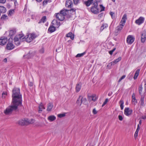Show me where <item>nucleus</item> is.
Wrapping results in <instances>:
<instances>
[{"instance_id":"1","label":"nucleus","mask_w":146,"mask_h":146,"mask_svg":"<svg viewBox=\"0 0 146 146\" xmlns=\"http://www.w3.org/2000/svg\"><path fill=\"white\" fill-rule=\"evenodd\" d=\"M26 37L24 36L23 34H19L17 35L13 39V41L15 44L17 46L19 45L20 44V42L23 41L25 40L26 41L28 42H30L32 41V38L30 36H28V34Z\"/></svg>"},{"instance_id":"2","label":"nucleus","mask_w":146,"mask_h":146,"mask_svg":"<svg viewBox=\"0 0 146 146\" xmlns=\"http://www.w3.org/2000/svg\"><path fill=\"white\" fill-rule=\"evenodd\" d=\"M19 88L15 87L12 90V100L14 102L15 100L22 102V95L20 93Z\"/></svg>"},{"instance_id":"3","label":"nucleus","mask_w":146,"mask_h":146,"mask_svg":"<svg viewBox=\"0 0 146 146\" xmlns=\"http://www.w3.org/2000/svg\"><path fill=\"white\" fill-rule=\"evenodd\" d=\"M22 103V102L17 100L14 102L13 100H12V105L10 106V114L13 111L15 112V113H16L17 112H18L19 109L18 106H21Z\"/></svg>"},{"instance_id":"4","label":"nucleus","mask_w":146,"mask_h":146,"mask_svg":"<svg viewBox=\"0 0 146 146\" xmlns=\"http://www.w3.org/2000/svg\"><path fill=\"white\" fill-rule=\"evenodd\" d=\"M68 12V10L65 9L61 10L59 13L56 14V18L59 21H63L65 19L64 16L67 15Z\"/></svg>"},{"instance_id":"5","label":"nucleus","mask_w":146,"mask_h":146,"mask_svg":"<svg viewBox=\"0 0 146 146\" xmlns=\"http://www.w3.org/2000/svg\"><path fill=\"white\" fill-rule=\"evenodd\" d=\"M34 122V120L32 119L29 120L27 118L21 119L19 120L18 123L21 125H27L29 124H32Z\"/></svg>"},{"instance_id":"6","label":"nucleus","mask_w":146,"mask_h":146,"mask_svg":"<svg viewBox=\"0 0 146 146\" xmlns=\"http://www.w3.org/2000/svg\"><path fill=\"white\" fill-rule=\"evenodd\" d=\"M87 102L86 99L83 98L82 96H80L77 100L76 103L79 106H80L82 103L86 104Z\"/></svg>"},{"instance_id":"7","label":"nucleus","mask_w":146,"mask_h":146,"mask_svg":"<svg viewBox=\"0 0 146 146\" xmlns=\"http://www.w3.org/2000/svg\"><path fill=\"white\" fill-rule=\"evenodd\" d=\"M93 5L94 6H92L90 9V11L94 14H98L99 12V9L98 8V4L93 3Z\"/></svg>"},{"instance_id":"8","label":"nucleus","mask_w":146,"mask_h":146,"mask_svg":"<svg viewBox=\"0 0 146 146\" xmlns=\"http://www.w3.org/2000/svg\"><path fill=\"white\" fill-rule=\"evenodd\" d=\"M135 38L132 35H128L127 38V42L130 44H132L134 41Z\"/></svg>"},{"instance_id":"9","label":"nucleus","mask_w":146,"mask_h":146,"mask_svg":"<svg viewBox=\"0 0 146 146\" xmlns=\"http://www.w3.org/2000/svg\"><path fill=\"white\" fill-rule=\"evenodd\" d=\"M144 20L145 18L144 17H140L135 21V23L137 25H140L144 23Z\"/></svg>"},{"instance_id":"10","label":"nucleus","mask_w":146,"mask_h":146,"mask_svg":"<svg viewBox=\"0 0 146 146\" xmlns=\"http://www.w3.org/2000/svg\"><path fill=\"white\" fill-rule=\"evenodd\" d=\"M133 111L129 108H125L124 110V114L127 116H129L132 113Z\"/></svg>"},{"instance_id":"11","label":"nucleus","mask_w":146,"mask_h":146,"mask_svg":"<svg viewBox=\"0 0 146 146\" xmlns=\"http://www.w3.org/2000/svg\"><path fill=\"white\" fill-rule=\"evenodd\" d=\"M7 37L5 36L1 37L0 39V45H3L6 44L7 41Z\"/></svg>"},{"instance_id":"12","label":"nucleus","mask_w":146,"mask_h":146,"mask_svg":"<svg viewBox=\"0 0 146 146\" xmlns=\"http://www.w3.org/2000/svg\"><path fill=\"white\" fill-rule=\"evenodd\" d=\"M16 29L15 28H12L10 29V36L12 40H13V36L16 34Z\"/></svg>"},{"instance_id":"13","label":"nucleus","mask_w":146,"mask_h":146,"mask_svg":"<svg viewBox=\"0 0 146 146\" xmlns=\"http://www.w3.org/2000/svg\"><path fill=\"white\" fill-rule=\"evenodd\" d=\"M66 7L70 8L73 6V3L72 1L70 0H67L65 4Z\"/></svg>"},{"instance_id":"14","label":"nucleus","mask_w":146,"mask_h":146,"mask_svg":"<svg viewBox=\"0 0 146 146\" xmlns=\"http://www.w3.org/2000/svg\"><path fill=\"white\" fill-rule=\"evenodd\" d=\"M53 25H54L56 28H58L60 25V23L59 22L57 21L56 20H53L52 22Z\"/></svg>"},{"instance_id":"15","label":"nucleus","mask_w":146,"mask_h":146,"mask_svg":"<svg viewBox=\"0 0 146 146\" xmlns=\"http://www.w3.org/2000/svg\"><path fill=\"white\" fill-rule=\"evenodd\" d=\"M38 108L39 110H38V112L39 113H41L42 110L45 109L42 103H41L38 106Z\"/></svg>"},{"instance_id":"16","label":"nucleus","mask_w":146,"mask_h":146,"mask_svg":"<svg viewBox=\"0 0 146 146\" xmlns=\"http://www.w3.org/2000/svg\"><path fill=\"white\" fill-rule=\"evenodd\" d=\"M121 59V57H119L117 58L114 60L113 61L111 62V65H113L114 64H116L119 61H120Z\"/></svg>"},{"instance_id":"17","label":"nucleus","mask_w":146,"mask_h":146,"mask_svg":"<svg viewBox=\"0 0 146 146\" xmlns=\"http://www.w3.org/2000/svg\"><path fill=\"white\" fill-rule=\"evenodd\" d=\"M94 0H88L87 1L84 2V4L87 7L89 6L93 3Z\"/></svg>"},{"instance_id":"18","label":"nucleus","mask_w":146,"mask_h":146,"mask_svg":"<svg viewBox=\"0 0 146 146\" xmlns=\"http://www.w3.org/2000/svg\"><path fill=\"white\" fill-rule=\"evenodd\" d=\"M66 36L67 37H70L72 40H73L74 38V35L71 32L66 34Z\"/></svg>"},{"instance_id":"19","label":"nucleus","mask_w":146,"mask_h":146,"mask_svg":"<svg viewBox=\"0 0 146 146\" xmlns=\"http://www.w3.org/2000/svg\"><path fill=\"white\" fill-rule=\"evenodd\" d=\"M146 39V35L145 33L142 34L141 37V41L142 42H144Z\"/></svg>"},{"instance_id":"20","label":"nucleus","mask_w":146,"mask_h":146,"mask_svg":"<svg viewBox=\"0 0 146 146\" xmlns=\"http://www.w3.org/2000/svg\"><path fill=\"white\" fill-rule=\"evenodd\" d=\"M55 27L53 26H50L48 29V31L50 33H52L55 31Z\"/></svg>"},{"instance_id":"21","label":"nucleus","mask_w":146,"mask_h":146,"mask_svg":"<svg viewBox=\"0 0 146 146\" xmlns=\"http://www.w3.org/2000/svg\"><path fill=\"white\" fill-rule=\"evenodd\" d=\"M140 105L141 106L143 107L145 106L144 103V97L141 96V99L140 101Z\"/></svg>"},{"instance_id":"22","label":"nucleus","mask_w":146,"mask_h":146,"mask_svg":"<svg viewBox=\"0 0 146 146\" xmlns=\"http://www.w3.org/2000/svg\"><path fill=\"white\" fill-rule=\"evenodd\" d=\"M48 119L51 122L55 120L56 119V117L54 115H50L48 117Z\"/></svg>"},{"instance_id":"23","label":"nucleus","mask_w":146,"mask_h":146,"mask_svg":"<svg viewBox=\"0 0 146 146\" xmlns=\"http://www.w3.org/2000/svg\"><path fill=\"white\" fill-rule=\"evenodd\" d=\"M28 36H30L31 38H32V41L37 37V36L34 33H32L28 34Z\"/></svg>"},{"instance_id":"24","label":"nucleus","mask_w":146,"mask_h":146,"mask_svg":"<svg viewBox=\"0 0 146 146\" xmlns=\"http://www.w3.org/2000/svg\"><path fill=\"white\" fill-rule=\"evenodd\" d=\"M53 107V105L51 103H50L48 104L47 106V111H50L52 109V107Z\"/></svg>"},{"instance_id":"25","label":"nucleus","mask_w":146,"mask_h":146,"mask_svg":"<svg viewBox=\"0 0 146 146\" xmlns=\"http://www.w3.org/2000/svg\"><path fill=\"white\" fill-rule=\"evenodd\" d=\"M46 21V16H43L41 19L38 22V23H44Z\"/></svg>"},{"instance_id":"26","label":"nucleus","mask_w":146,"mask_h":146,"mask_svg":"<svg viewBox=\"0 0 146 146\" xmlns=\"http://www.w3.org/2000/svg\"><path fill=\"white\" fill-rule=\"evenodd\" d=\"M6 11V9L5 7L3 6H0V14L5 13Z\"/></svg>"},{"instance_id":"27","label":"nucleus","mask_w":146,"mask_h":146,"mask_svg":"<svg viewBox=\"0 0 146 146\" xmlns=\"http://www.w3.org/2000/svg\"><path fill=\"white\" fill-rule=\"evenodd\" d=\"M81 87V84L79 83L77 84L76 86V91L77 92H79L80 90Z\"/></svg>"},{"instance_id":"28","label":"nucleus","mask_w":146,"mask_h":146,"mask_svg":"<svg viewBox=\"0 0 146 146\" xmlns=\"http://www.w3.org/2000/svg\"><path fill=\"white\" fill-rule=\"evenodd\" d=\"M140 70L139 69H138L136 70L133 77V78L134 80H135L137 78L139 75Z\"/></svg>"},{"instance_id":"29","label":"nucleus","mask_w":146,"mask_h":146,"mask_svg":"<svg viewBox=\"0 0 146 146\" xmlns=\"http://www.w3.org/2000/svg\"><path fill=\"white\" fill-rule=\"evenodd\" d=\"M143 89V88L142 86V85H140L139 88V94L141 95L142 94V91Z\"/></svg>"},{"instance_id":"30","label":"nucleus","mask_w":146,"mask_h":146,"mask_svg":"<svg viewBox=\"0 0 146 146\" xmlns=\"http://www.w3.org/2000/svg\"><path fill=\"white\" fill-rule=\"evenodd\" d=\"M119 103L120 104V106L121 108V110H122L123 108V104L124 102L123 100H121L119 102Z\"/></svg>"},{"instance_id":"31","label":"nucleus","mask_w":146,"mask_h":146,"mask_svg":"<svg viewBox=\"0 0 146 146\" xmlns=\"http://www.w3.org/2000/svg\"><path fill=\"white\" fill-rule=\"evenodd\" d=\"M8 17L5 14L3 15L1 18V19L2 20H5L8 19Z\"/></svg>"},{"instance_id":"32","label":"nucleus","mask_w":146,"mask_h":146,"mask_svg":"<svg viewBox=\"0 0 146 146\" xmlns=\"http://www.w3.org/2000/svg\"><path fill=\"white\" fill-rule=\"evenodd\" d=\"M4 113L6 115L9 114V107H8L4 111Z\"/></svg>"},{"instance_id":"33","label":"nucleus","mask_w":146,"mask_h":146,"mask_svg":"<svg viewBox=\"0 0 146 146\" xmlns=\"http://www.w3.org/2000/svg\"><path fill=\"white\" fill-rule=\"evenodd\" d=\"M86 54V52H84L82 53H80V54H77V55L76 56V57H82L85 54Z\"/></svg>"},{"instance_id":"34","label":"nucleus","mask_w":146,"mask_h":146,"mask_svg":"<svg viewBox=\"0 0 146 146\" xmlns=\"http://www.w3.org/2000/svg\"><path fill=\"white\" fill-rule=\"evenodd\" d=\"M125 23V20H124V21H123V19L122 20H121L120 23L119 25L123 27Z\"/></svg>"},{"instance_id":"35","label":"nucleus","mask_w":146,"mask_h":146,"mask_svg":"<svg viewBox=\"0 0 146 146\" xmlns=\"http://www.w3.org/2000/svg\"><path fill=\"white\" fill-rule=\"evenodd\" d=\"M91 98H92V100L94 102L97 99L96 96L95 95H93L91 96Z\"/></svg>"},{"instance_id":"36","label":"nucleus","mask_w":146,"mask_h":146,"mask_svg":"<svg viewBox=\"0 0 146 146\" xmlns=\"http://www.w3.org/2000/svg\"><path fill=\"white\" fill-rule=\"evenodd\" d=\"M123 28L122 26L119 25L117 27L116 29L118 31V32L119 31H120Z\"/></svg>"},{"instance_id":"37","label":"nucleus","mask_w":146,"mask_h":146,"mask_svg":"<svg viewBox=\"0 0 146 146\" xmlns=\"http://www.w3.org/2000/svg\"><path fill=\"white\" fill-rule=\"evenodd\" d=\"M66 113L60 114L58 115V116L60 118L63 117L65 116Z\"/></svg>"},{"instance_id":"38","label":"nucleus","mask_w":146,"mask_h":146,"mask_svg":"<svg viewBox=\"0 0 146 146\" xmlns=\"http://www.w3.org/2000/svg\"><path fill=\"white\" fill-rule=\"evenodd\" d=\"M110 14L111 15V17L112 19H114L115 17V15L114 13L113 12H110Z\"/></svg>"},{"instance_id":"39","label":"nucleus","mask_w":146,"mask_h":146,"mask_svg":"<svg viewBox=\"0 0 146 146\" xmlns=\"http://www.w3.org/2000/svg\"><path fill=\"white\" fill-rule=\"evenodd\" d=\"M15 46L12 43H10V50L13 49L14 48Z\"/></svg>"},{"instance_id":"40","label":"nucleus","mask_w":146,"mask_h":146,"mask_svg":"<svg viewBox=\"0 0 146 146\" xmlns=\"http://www.w3.org/2000/svg\"><path fill=\"white\" fill-rule=\"evenodd\" d=\"M15 9H11L10 10V15L12 16L15 13Z\"/></svg>"},{"instance_id":"41","label":"nucleus","mask_w":146,"mask_h":146,"mask_svg":"<svg viewBox=\"0 0 146 146\" xmlns=\"http://www.w3.org/2000/svg\"><path fill=\"white\" fill-rule=\"evenodd\" d=\"M100 6L101 9L100 12L104 11L105 7L102 5H100Z\"/></svg>"},{"instance_id":"42","label":"nucleus","mask_w":146,"mask_h":146,"mask_svg":"<svg viewBox=\"0 0 146 146\" xmlns=\"http://www.w3.org/2000/svg\"><path fill=\"white\" fill-rule=\"evenodd\" d=\"M80 0H74V5H77L80 3Z\"/></svg>"},{"instance_id":"43","label":"nucleus","mask_w":146,"mask_h":146,"mask_svg":"<svg viewBox=\"0 0 146 146\" xmlns=\"http://www.w3.org/2000/svg\"><path fill=\"white\" fill-rule=\"evenodd\" d=\"M108 101V98H106V99L105 101L103 103V104L102 105V107L104 106L107 103V102Z\"/></svg>"},{"instance_id":"44","label":"nucleus","mask_w":146,"mask_h":146,"mask_svg":"<svg viewBox=\"0 0 146 146\" xmlns=\"http://www.w3.org/2000/svg\"><path fill=\"white\" fill-rule=\"evenodd\" d=\"M101 1V0H94V3H95L96 4H98V3L100 2Z\"/></svg>"},{"instance_id":"45","label":"nucleus","mask_w":146,"mask_h":146,"mask_svg":"<svg viewBox=\"0 0 146 146\" xmlns=\"http://www.w3.org/2000/svg\"><path fill=\"white\" fill-rule=\"evenodd\" d=\"M116 48H114L112 50L110 51L109 52V54H110V55H112L113 54V53L114 51L115 50Z\"/></svg>"},{"instance_id":"46","label":"nucleus","mask_w":146,"mask_h":146,"mask_svg":"<svg viewBox=\"0 0 146 146\" xmlns=\"http://www.w3.org/2000/svg\"><path fill=\"white\" fill-rule=\"evenodd\" d=\"M126 19H127L126 15L125 14L123 15L121 20H122L123 19V21H124V20H125Z\"/></svg>"},{"instance_id":"47","label":"nucleus","mask_w":146,"mask_h":146,"mask_svg":"<svg viewBox=\"0 0 146 146\" xmlns=\"http://www.w3.org/2000/svg\"><path fill=\"white\" fill-rule=\"evenodd\" d=\"M93 113L94 114H96L97 113V111L96 110L95 108H94L93 109L92 111Z\"/></svg>"},{"instance_id":"48","label":"nucleus","mask_w":146,"mask_h":146,"mask_svg":"<svg viewBox=\"0 0 146 146\" xmlns=\"http://www.w3.org/2000/svg\"><path fill=\"white\" fill-rule=\"evenodd\" d=\"M9 39L8 40V43L7 44V45L6 47V48L7 50H9Z\"/></svg>"},{"instance_id":"49","label":"nucleus","mask_w":146,"mask_h":146,"mask_svg":"<svg viewBox=\"0 0 146 146\" xmlns=\"http://www.w3.org/2000/svg\"><path fill=\"white\" fill-rule=\"evenodd\" d=\"M118 117L120 121H122L123 120V117L122 115H119Z\"/></svg>"},{"instance_id":"50","label":"nucleus","mask_w":146,"mask_h":146,"mask_svg":"<svg viewBox=\"0 0 146 146\" xmlns=\"http://www.w3.org/2000/svg\"><path fill=\"white\" fill-rule=\"evenodd\" d=\"M48 3V1L47 0H45L42 3L43 5H46Z\"/></svg>"},{"instance_id":"51","label":"nucleus","mask_w":146,"mask_h":146,"mask_svg":"<svg viewBox=\"0 0 146 146\" xmlns=\"http://www.w3.org/2000/svg\"><path fill=\"white\" fill-rule=\"evenodd\" d=\"M41 53H43L44 52V49L43 48L41 49L39 51Z\"/></svg>"},{"instance_id":"52","label":"nucleus","mask_w":146,"mask_h":146,"mask_svg":"<svg viewBox=\"0 0 146 146\" xmlns=\"http://www.w3.org/2000/svg\"><path fill=\"white\" fill-rule=\"evenodd\" d=\"M102 25H104V28H106L108 27V25L106 24H103Z\"/></svg>"},{"instance_id":"53","label":"nucleus","mask_w":146,"mask_h":146,"mask_svg":"<svg viewBox=\"0 0 146 146\" xmlns=\"http://www.w3.org/2000/svg\"><path fill=\"white\" fill-rule=\"evenodd\" d=\"M141 118L143 119H146V114L145 115L142 116Z\"/></svg>"},{"instance_id":"54","label":"nucleus","mask_w":146,"mask_h":146,"mask_svg":"<svg viewBox=\"0 0 146 146\" xmlns=\"http://www.w3.org/2000/svg\"><path fill=\"white\" fill-rule=\"evenodd\" d=\"M6 2V0H0V3H4Z\"/></svg>"},{"instance_id":"55","label":"nucleus","mask_w":146,"mask_h":146,"mask_svg":"<svg viewBox=\"0 0 146 146\" xmlns=\"http://www.w3.org/2000/svg\"><path fill=\"white\" fill-rule=\"evenodd\" d=\"M138 133V132L136 131L135 132L134 135L135 138H136L137 136Z\"/></svg>"},{"instance_id":"56","label":"nucleus","mask_w":146,"mask_h":146,"mask_svg":"<svg viewBox=\"0 0 146 146\" xmlns=\"http://www.w3.org/2000/svg\"><path fill=\"white\" fill-rule=\"evenodd\" d=\"M105 28L104 27V25H102L100 27V31H102Z\"/></svg>"},{"instance_id":"57","label":"nucleus","mask_w":146,"mask_h":146,"mask_svg":"<svg viewBox=\"0 0 146 146\" xmlns=\"http://www.w3.org/2000/svg\"><path fill=\"white\" fill-rule=\"evenodd\" d=\"M132 98L133 100V99L135 98V95L134 93H133L132 95Z\"/></svg>"},{"instance_id":"58","label":"nucleus","mask_w":146,"mask_h":146,"mask_svg":"<svg viewBox=\"0 0 146 146\" xmlns=\"http://www.w3.org/2000/svg\"><path fill=\"white\" fill-rule=\"evenodd\" d=\"M103 13H102L98 15V17L99 18H101L103 16Z\"/></svg>"},{"instance_id":"59","label":"nucleus","mask_w":146,"mask_h":146,"mask_svg":"<svg viewBox=\"0 0 146 146\" xmlns=\"http://www.w3.org/2000/svg\"><path fill=\"white\" fill-rule=\"evenodd\" d=\"M133 102H134V103H135V104L137 103V101L136 98L133 99Z\"/></svg>"},{"instance_id":"60","label":"nucleus","mask_w":146,"mask_h":146,"mask_svg":"<svg viewBox=\"0 0 146 146\" xmlns=\"http://www.w3.org/2000/svg\"><path fill=\"white\" fill-rule=\"evenodd\" d=\"M7 61V58H5L3 60V62H6Z\"/></svg>"},{"instance_id":"61","label":"nucleus","mask_w":146,"mask_h":146,"mask_svg":"<svg viewBox=\"0 0 146 146\" xmlns=\"http://www.w3.org/2000/svg\"><path fill=\"white\" fill-rule=\"evenodd\" d=\"M125 77V75H123L122 76H121V78L123 80V79H124Z\"/></svg>"},{"instance_id":"62","label":"nucleus","mask_w":146,"mask_h":146,"mask_svg":"<svg viewBox=\"0 0 146 146\" xmlns=\"http://www.w3.org/2000/svg\"><path fill=\"white\" fill-rule=\"evenodd\" d=\"M14 4L15 5H16V4H17V1L16 0H14Z\"/></svg>"},{"instance_id":"63","label":"nucleus","mask_w":146,"mask_h":146,"mask_svg":"<svg viewBox=\"0 0 146 146\" xmlns=\"http://www.w3.org/2000/svg\"><path fill=\"white\" fill-rule=\"evenodd\" d=\"M70 11H72L73 12H74L75 10L73 9H71L70 10Z\"/></svg>"},{"instance_id":"64","label":"nucleus","mask_w":146,"mask_h":146,"mask_svg":"<svg viewBox=\"0 0 146 146\" xmlns=\"http://www.w3.org/2000/svg\"><path fill=\"white\" fill-rule=\"evenodd\" d=\"M29 85L30 86H32L33 85V84L32 83H31L30 84H29Z\"/></svg>"}]
</instances>
